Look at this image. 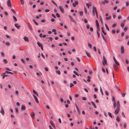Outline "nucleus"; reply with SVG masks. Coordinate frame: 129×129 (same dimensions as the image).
I'll list each match as a JSON object with an SVG mask.
<instances>
[{"label": "nucleus", "instance_id": "obj_58", "mask_svg": "<svg viewBox=\"0 0 129 129\" xmlns=\"http://www.w3.org/2000/svg\"><path fill=\"white\" fill-rule=\"evenodd\" d=\"M93 49L94 51H95V52L96 51V48L95 47H93Z\"/></svg>", "mask_w": 129, "mask_h": 129}, {"label": "nucleus", "instance_id": "obj_56", "mask_svg": "<svg viewBox=\"0 0 129 129\" xmlns=\"http://www.w3.org/2000/svg\"><path fill=\"white\" fill-rule=\"evenodd\" d=\"M125 95V93H122V95L123 97H124Z\"/></svg>", "mask_w": 129, "mask_h": 129}, {"label": "nucleus", "instance_id": "obj_60", "mask_svg": "<svg viewBox=\"0 0 129 129\" xmlns=\"http://www.w3.org/2000/svg\"><path fill=\"white\" fill-rule=\"evenodd\" d=\"M50 10L48 9H46L45 10V12H47L49 11Z\"/></svg>", "mask_w": 129, "mask_h": 129}, {"label": "nucleus", "instance_id": "obj_55", "mask_svg": "<svg viewBox=\"0 0 129 129\" xmlns=\"http://www.w3.org/2000/svg\"><path fill=\"white\" fill-rule=\"evenodd\" d=\"M124 35V34L123 33H122L121 34V37H122Z\"/></svg>", "mask_w": 129, "mask_h": 129}, {"label": "nucleus", "instance_id": "obj_6", "mask_svg": "<svg viewBox=\"0 0 129 129\" xmlns=\"http://www.w3.org/2000/svg\"><path fill=\"white\" fill-rule=\"evenodd\" d=\"M7 4L8 7H11V1L10 0H8L7 2Z\"/></svg>", "mask_w": 129, "mask_h": 129}, {"label": "nucleus", "instance_id": "obj_26", "mask_svg": "<svg viewBox=\"0 0 129 129\" xmlns=\"http://www.w3.org/2000/svg\"><path fill=\"white\" fill-rule=\"evenodd\" d=\"M111 18V17L110 16H109L108 17H106V20H109Z\"/></svg>", "mask_w": 129, "mask_h": 129}, {"label": "nucleus", "instance_id": "obj_23", "mask_svg": "<svg viewBox=\"0 0 129 129\" xmlns=\"http://www.w3.org/2000/svg\"><path fill=\"white\" fill-rule=\"evenodd\" d=\"M115 63L118 66L119 65V62L116 60H115L114 61Z\"/></svg>", "mask_w": 129, "mask_h": 129}, {"label": "nucleus", "instance_id": "obj_17", "mask_svg": "<svg viewBox=\"0 0 129 129\" xmlns=\"http://www.w3.org/2000/svg\"><path fill=\"white\" fill-rule=\"evenodd\" d=\"M23 39L26 41L28 42L29 40L28 38L27 37H24Z\"/></svg>", "mask_w": 129, "mask_h": 129}, {"label": "nucleus", "instance_id": "obj_20", "mask_svg": "<svg viewBox=\"0 0 129 129\" xmlns=\"http://www.w3.org/2000/svg\"><path fill=\"white\" fill-rule=\"evenodd\" d=\"M7 74H11L13 75L14 74V73L12 72L8 71H6L5 72Z\"/></svg>", "mask_w": 129, "mask_h": 129}, {"label": "nucleus", "instance_id": "obj_9", "mask_svg": "<svg viewBox=\"0 0 129 129\" xmlns=\"http://www.w3.org/2000/svg\"><path fill=\"white\" fill-rule=\"evenodd\" d=\"M113 67L115 70L118 71V68L115 64H114L113 65Z\"/></svg>", "mask_w": 129, "mask_h": 129}, {"label": "nucleus", "instance_id": "obj_27", "mask_svg": "<svg viewBox=\"0 0 129 129\" xmlns=\"http://www.w3.org/2000/svg\"><path fill=\"white\" fill-rule=\"evenodd\" d=\"M116 121L118 122H119L120 121V119L119 118L118 116H117V118H116Z\"/></svg>", "mask_w": 129, "mask_h": 129}, {"label": "nucleus", "instance_id": "obj_21", "mask_svg": "<svg viewBox=\"0 0 129 129\" xmlns=\"http://www.w3.org/2000/svg\"><path fill=\"white\" fill-rule=\"evenodd\" d=\"M37 44L40 47H41V46H42V44H41L39 42H37Z\"/></svg>", "mask_w": 129, "mask_h": 129}, {"label": "nucleus", "instance_id": "obj_19", "mask_svg": "<svg viewBox=\"0 0 129 129\" xmlns=\"http://www.w3.org/2000/svg\"><path fill=\"white\" fill-rule=\"evenodd\" d=\"M85 53L87 55V56L89 57H91V55L87 51H85Z\"/></svg>", "mask_w": 129, "mask_h": 129}, {"label": "nucleus", "instance_id": "obj_35", "mask_svg": "<svg viewBox=\"0 0 129 129\" xmlns=\"http://www.w3.org/2000/svg\"><path fill=\"white\" fill-rule=\"evenodd\" d=\"M22 5H23L24 4V2L23 0H20Z\"/></svg>", "mask_w": 129, "mask_h": 129}, {"label": "nucleus", "instance_id": "obj_14", "mask_svg": "<svg viewBox=\"0 0 129 129\" xmlns=\"http://www.w3.org/2000/svg\"><path fill=\"white\" fill-rule=\"evenodd\" d=\"M21 109L23 110H25L26 109L25 106L23 105H22L21 106Z\"/></svg>", "mask_w": 129, "mask_h": 129}, {"label": "nucleus", "instance_id": "obj_61", "mask_svg": "<svg viewBox=\"0 0 129 129\" xmlns=\"http://www.w3.org/2000/svg\"><path fill=\"white\" fill-rule=\"evenodd\" d=\"M46 108L48 109H50L48 105H46Z\"/></svg>", "mask_w": 129, "mask_h": 129}, {"label": "nucleus", "instance_id": "obj_28", "mask_svg": "<svg viewBox=\"0 0 129 129\" xmlns=\"http://www.w3.org/2000/svg\"><path fill=\"white\" fill-rule=\"evenodd\" d=\"M15 112L18 113L19 112V111L18 110V109L17 108H15Z\"/></svg>", "mask_w": 129, "mask_h": 129}, {"label": "nucleus", "instance_id": "obj_5", "mask_svg": "<svg viewBox=\"0 0 129 129\" xmlns=\"http://www.w3.org/2000/svg\"><path fill=\"white\" fill-rule=\"evenodd\" d=\"M120 110V109L117 108L116 109L115 111L114 114L115 115H117L118 113Z\"/></svg>", "mask_w": 129, "mask_h": 129}, {"label": "nucleus", "instance_id": "obj_62", "mask_svg": "<svg viewBox=\"0 0 129 129\" xmlns=\"http://www.w3.org/2000/svg\"><path fill=\"white\" fill-rule=\"evenodd\" d=\"M51 46L52 48H54L55 47V45L54 44H52L51 45Z\"/></svg>", "mask_w": 129, "mask_h": 129}, {"label": "nucleus", "instance_id": "obj_47", "mask_svg": "<svg viewBox=\"0 0 129 129\" xmlns=\"http://www.w3.org/2000/svg\"><path fill=\"white\" fill-rule=\"evenodd\" d=\"M129 4L128 2H126V6L128 7L129 5Z\"/></svg>", "mask_w": 129, "mask_h": 129}, {"label": "nucleus", "instance_id": "obj_10", "mask_svg": "<svg viewBox=\"0 0 129 129\" xmlns=\"http://www.w3.org/2000/svg\"><path fill=\"white\" fill-rule=\"evenodd\" d=\"M50 124L52 125L53 127L55 129V125L53 123V122L51 120H50Z\"/></svg>", "mask_w": 129, "mask_h": 129}, {"label": "nucleus", "instance_id": "obj_16", "mask_svg": "<svg viewBox=\"0 0 129 129\" xmlns=\"http://www.w3.org/2000/svg\"><path fill=\"white\" fill-rule=\"evenodd\" d=\"M117 108H119L120 109V104L119 103V101H118L117 102Z\"/></svg>", "mask_w": 129, "mask_h": 129}, {"label": "nucleus", "instance_id": "obj_45", "mask_svg": "<svg viewBox=\"0 0 129 129\" xmlns=\"http://www.w3.org/2000/svg\"><path fill=\"white\" fill-rule=\"evenodd\" d=\"M108 115H109L110 117H111L112 118V115H111V114L110 112H108Z\"/></svg>", "mask_w": 129, "mask_h": 129}, {"label": "nucleus", "instance_id": "obj_44", "mask_svg": "<svg viewBox=\"0 0 129 129\" xmlns=\"http://www.w3.org/2000/svg\"><path fill=\"white\" fill-rule=\"evenodd\" d=\"M112 34H114L115 33V30H112Z\"/></svg>", "mask_w": 129, "mask_h": 129}, {"label": "nucleus", "instance_id": "obj_46", "mask_svg": "<svg viewBox=\"0 0 129 129\" xmlns=\"http://www.w3.org/2000/svg\"><path fill=\"white\" fill-rule=\"evenodd\" d=\"M82 99L84 101H86V98L85 97H83L82 98Z\"/></svg>", "mask_w": 129, "mask_h": 129}, {"label": "nucleus", "instance_id": "obj_12", "mask_svg": "<svg viewBox=\"0 0 129 129\" xmlns=\"http://www.w3.org/2000/svg\"><path fill=\"white\" fill-rule=\"evenodd\" d=\"M121 53L122 54L123 53H124V48L123 46H121Z\"/></svg>", "mask_w": 129, "mask_h": 129}, {"label": "nucleus", "instance_id": "obj_41", "mask_svg": "<svg viewBox=\"0 0 129 129\" xmlns=\"http://www.w3.org/2000/svg\"><path fill=\"white\" fill-rule=\"evenodd\" d=\"M11 10L14 14H15L16 13L15 12V11H14V10L13 9H11Z\"/></svg>", "mask_w": 129, "mask_h": 129}, {"label": "nucleus", "instance_id": "obj_37", "mask_svg": "<svg viewBox=\"0 0 129 129\" xmlns=\"http://www.w3.org/2000/svg\"><path fill=\"white\" fill-rule=\"evenodd\" d=\"M113 107L114 108H115L116 107V102H114L113 104Z\"/></svg>", "mask_w": 129, "mask_h": 129}, {"label": "nucleus", "instance_id": "obj_2", "mask_svg": "<svg viewBox=\"0 0 129 129\" xmlns=\"http://www.w3.org/2000/svg\"><path fill=\"white\" fill-rule=\"evenodd\" d=\"M103 64L104 66H105V65L107 64V61L104 56H103Z\"/></svg>", "mask_w": 129, "mask_h": 129}, {"label": "nucleus", "instance_id": "obj_43", "mask_svg": "<svg viewBox=\"0 0 129 129\" xmlns=\"http://www.w3.org/2000/svg\"><path fill=\"white\" fill-rule=\"evenodd\" d=\"M5 44L7 45H10V43L8 42H6L5 43Z\"/></svg>", "mask_w": 129, "mask_h": 129}, {"label": "nucleus", "instance_id": "obj_51", "mask_svg": "<svg viewBox=\"0 0 129 129\" xmlns=\"http://www.w3.org/2000/svg\"><path fill=\"white\" fill-rule=\"evenodd\" d=\"M41 55L42 56V57L44 59H45V56L43 55L42 53H41Z\"/></svg>", "mask_w": 129, "mask_h": 129}, {"label": "nucleus", "instance_id": "obj_36", "mask_svg": "<svg viewBox=\"0 0 129 129\" xmlns=\"http://www.w3.org/2000/svg\"><path fill=\"white\" fill-rule=\"evenodd\" d=\"M112 100L114 102H116L114 96L112 97Z\"/></svg>", "mask_w": 129, "mask_h": 129}, {"label": "nucleus", "instance_id": "obj_11", "mask_svg": "<svg viewBox=\"0 0 129 129\" xmlns=\"http://www.w3.org/2000/svg\"><path fill=\"white\" fill-rule=\"evenodd\" d=\"M60 10L62 13H63L64 12V10L63 8L61 6H60L59 7Z\"/></svg>", "mask_w": 129, "mask_h": 129}, {"label": "nucleus", "instance_id": "obj_54", "mask_svg": "<svg viewBox=\"0 0 129 129\" xmlns=\"http://www.w3.org/2000/svg\"><path fill=\"white\" fill-rule=\"evenodd\" d=\"M102 37H103L104 40V41L106 42V39L105 38H104V36L103 35H102Z\"/></svg>", "mask_w": 129, "mask_h": 129}, {"label": "nucleus", "instance_id": "obj_18", "mask_svg": "<svg viewBox=\"0 0 129 129\" xmlns=\"http://www.w3.org/2000/svg\"><path fill=\"white\" fill-rule=\"evenodd\" d=\"M91 102L92 105L95 108H96V105L94 104V103L92 101H91Z\"/></svg>", "mask_w": 129, "mask_h": 129}, {"label": "nucleus", "instance_id": "obj_42", "mask_svg": "<svg viewBox=\"0 0 129 129\" xmlns=\"http://www.w3.org/2000/svg\"><path fill=\"white\" fill-rule=\"evenodd\" d=\"M33 21L36 25H38V24L37 22H36L34 20H33Z\"/></svg>", "mask_w": 129, "mask_h": 129}, {"label": "nucleus", "instance_id": "obj_63", "mask_svg": "<svg viewBox=\"0 0 129 129\" xmlns=\"http://www.w3.org/2000/svg\"><path fill=\"white\" fill-rule=\"evenodd\" d=\"M21 60L23 62V63H25V61L23 59H21Z\"/></svg>", "mask_w": 129, "mask_h": 129}, {"label": "nucleus", "instance_id": "obj_3", "mask_svg": "<svg viewBox=\"0 0 129 129\" xmlns=\"http://www.w3.org/2000/svg\"><path fill=\"white\" fill-rule=\"evenodd\" d=\"M0 112L3 115H4L5 114V111L4 109L2 107H1V110L0 111Z\"/></svg>", "mask_w": 129, "mask_h": 129}, {"label": "nucleus", "instance_id": "obj_34", "mask_svg": "<svg viewBox=\"0 0 129 129\" xmlns=\"http://www.w3.org/2000/svg\"><path fill=\"white\" fill-rule=\"evenodd\" d=\"M56 16L58 18H59L60 17V15L58 13H56Z\"/></svg>", "mask_w": 129, "mask_h": 129}, {"label": "nucleus", "instance_id": "obj_32", "mask_svg": "<svg viewBox=\"0 0 129 129\" xmlns=\"http://www.w3.org/2000/svg\"><path fill=\"white\" fill-rule=\"evenodd\" d=\"M74 84L72 83H71L70 84V87L71 88L72 87L74 86Z\"/></svg>", "mask_w": 129, "mask_h": 129}, {"label": "nucleus", "instance_id": "obj_8", "mask_svg": "<svg viewBox=\"0 0 129 129\" xmlns=\"http://www.w3.org/2000/svg\"><path fill=\"white\" fill-rule=\"evenodd\" d=\"M33 95L34 97V98L35 99L36 101V102L38 103H39V101L37 98L36 96L34 95V94H33Z\"/></svg>", "mask_w": 129, "mask_h": 129}, {"label": "nucleus", "instance_id": "obj_38", "mask_svg": "<svg viewBox=\"0 0 129 129\" xmlns=\"http://www.w3.org/2000/svg\"><path fill=\"white\" fill-rule=\"evenodd\" d=\"M48 38L50 40V41H51V42H52V40H53V38H51V37H49Z\"/></svg>", "mask_w": 129, "mask_h": 129}, {"label": "nucleus", "instance_id": "obj_48", "mask_svg": "<svg viewBox=\"0 0 129 129\" xmlns=\"http://www.w3.org/2000/svg\"><path fill=\"white\" fill-rule=\"evenodd\" d=\"M8 71H11V70L9 68H5Z\"/></svg>", "mask_w": 129, "mask_h": 129}, {"label": "nucleus", "instance_id": "obj_29", "mask_svg": "<svg viewBox=\"0 0 129 129\" xmlns=\"http://www.w3.org/2000/svg\"><path fill=\"white\" fill-rule=\"evenodd\" d=\"M3 61H4V62L5 63V64H6L8 62V61H7V60L6 59H3Z\"/></svg>", "mask_w": 129, "mask_h": 129}, {"label": "nucleus", "instance_id": "obj_1", "mask_svg": "<svg viewBox=\"0 0 129 129\" xmlns=\"http://www.w3.org/2000/svg\"><path fill=\"white\" fill-rule=\"evenodd\" d=\"M92 12L93 15L94 16H95V13L96 16L97 17V10H96V7L93 6L92 7Z\"/></svg>", "mask_w": 129, "mask_h": 129}, {"label": "nucleus", "instance_id": "obj_30", "mask_svg": "<svg viewBox=\"0 0 129 129\" xmlns=\"http://www.w3.org/2000/svg\"><path fill=\"white\" fill-rule=\"evenodd\" d=\"M88 46L90 48H91V45L88 43Z\"/></svg>", "mask_w": 129, "mask_h": 129}, {"label": "nucleus", "instance_id": "obj_31", "mask_svg": "<svg viewBox=\"0 0 129 129\" xmlns=\"http://www.w3.org/2000/svg\"><path fill=\"white\" fill-rule=\"evenodd\" d=\"M35 115V114L34 112H33L32 114L31 115V116L32 117H34Z\"/></svg>", "mask_w": 129, "mask_h": 129}, {"label": "nucleus", "instance_id": "obj_64", "mask_svg": "<svg viewBox=\"0 0 129 129\" xmlns=\"http://www.w3.org/2000/svg\"><path fill=\"white\" fill-rule=\"evenodd\" d=\"M33 92L35 94H36L37 92H36L35 90H33Z\"/></svg>", "mask_w": 129, "mask_h": 129}, {"label": "nucleus", "instance_id": "obj_25", "mask_svg": "<svg viewBox=\"0 0 129 129\" xmlns=\"http://www.w3.org/2000/svg\"><path fill=\"white\" fill-rule=\"evenodd\" d=\"M56 73H57L58 75H59L60 74V72L59 70H56L55 71Z\"/></svg>", "mask_w": 129, "mask_h": 129}, {"label": "nucleus", "instance_id": "obj_22", "mask_svg": "<svg viewBox=\"0 0 129 129\" xmlns=\"http://www.w3.org/2000/svg\"><path fill=\"white\" fill-rule=\"evenodd\" d=\"M13 17L14 19V21L15 22H16L17 21L16 18L14 16H13Z\"/></svg>", "mask_w": 129, "mask_h": 129}, {"label": "nucleus", "instance_id": "obj_13", "mask_svg": "<svg viewBox=\"0 0 129 129\" xmlns=\"http://www.w3.org/2000/svg\"><path fill=\"white\" fill-rule=\"evenodd\" d=\"M15 26L17 29H19L20 27V25H19L18 24L16 23L14 24Z\"/></svg>", "mask_w": 129, "mask_h": 129}, {"label": "nucleus", "instance_id": "obj_50", "mask_svg": "<svg viewBox=\"0 0 129 129\" xmlns=\"http://www.w3.org/2000/svg\"><path fill=\"white\" fill-rule=\"evenodd\" d=\"M126 126V123H124V124L123 127L124 128H125Z\"/></svg>", "mask_w": 129, "mask_h": 129}, {"label": "nucleus", "instance_id": "obj_24", "mask_svg": "<svg viewBox=\"0 0 129 129\" xmlns=\"http://www.w3.org/2000/svg\"><path fill=\"white\" fill-rule=\"evenodd\" d=\"M102 32L103 33H104V34L105 35H106V33L103 30V27H102Z\"/></svg>", "mask_w": 129, "mask_h": 129}, {"label": "nucleus", "instance_id": "obj_40", "mask_svg": "<svg viewBox=\"0 0 129 129\" xmlns=\"http://www.w3.org/2000/svg\"><path fill=\"white\" fill-rule=\"evenodd\" d=\"M105 26L107 29L109 31V28L108 26L106 24H105Z\"/></svg>", "mask_w": 129, "mask_h": 129}, {"label": "nucleus", "instance_id": "obj_15", "mask_svg": "<svg viewBox=\"0 0 129 129\" xmlns=\"http://www.w3.org/2000/svg\"><path fill=\"white\" fill-rule=\"evenodd\" d=\"M108 1L107 0H105L104 2H102V3L103 5L105 4H107L108 3Z\"/></svg>", "mask_w": 129, "mask_h": 129}, {"label": "nucleus", "instance_id": "obj_39", "mask_svg": "<svg viewBox=\"0 0 129 129\" xmlns=\"http://www.w3.org/2000/svg\"><path fill=\"white\" fill-rule=\"evenodd\" d=\"M124 23H121V26L122 27H123L124 26Z\"/></svg>", "mask_w": 129, "mask_h": 129}, {"label": "nucleus", "instance_id": "obj_57", "mask_svg": "<svg viewBox=\"0 0 129 129\" xmlns=\"http://www.w3.org/2000/svg\"><path fill=\"white\" fill-rule=\"evenodd\" d=\"M127 28L126 27H125L124 29V31H126L127 30Z\"/></svg>", "mask_w": 129, "mask_h": 129}, {"label": "nucleus", "instance_id": "obj_59", "mask_svg": "<svg viewBox=\"0 0 129 129\" xmlns=\"http://www.w3.org/2000/svg\"><path fill=\"white\" fill-rule=\"evenodd\" d=\"M84 22L85 23H86L87 22V21L86 19H84Z\"/></svg>", "mask_w": 129, "mask_h": 129}, {"label": "nucleus", "instance_id": "obj_53", "mask_svg": "<svg viewBox=\"0 0 129 129\" xmlns=\"http://www.w3.org/2000/svg\"><path fill=\"white\" fill-rule=\"evenodd\" d=\"M116 24H114L112 25V27H114L116 26Z\"/></svg>", "mask_w": 129, "mask_h": 129}, {"label": "nucleus", "instance_id": "obj_4", "mask_svg": "<svg viewBox=\"0 0 129 129\" xmlns=\"http://www.w3.org/2000/svg\"><path fill=\"white\" fill-rule=\"evenodd\" d=\"M69 18H70V20L73 22L75 23H76L75 21L73 18L70 15L68 16Z\"/></svg>", "mask_w": 129, "mask_h": 129}, {"label": "nucleus", "instance_id": "obj_7", "mask_svg": "<svg viewBox=\"0 0 129 129\" xmlns=\"http://www.w3.org/2000/svg\"><path fill=\"white\" fill-rule=\"evenodd\" d=\"M78 2L77 1H75V2L74 3H73V5L74 7H75L76 5H78Z\"/></svg>", "mask_w": 129, "mask_h": 129}, {"label": "nucleus", "instance_id": "obj_49", "mask_svg": "<svg viewBox=\"0 0 129 129\" xmlns=\"http://www.w3.org/2000/svg\"><path fill=\"white\" fill-rule=\"evenodd\" d=\"M80 15L81 16H82L83 14V12H82V11L80 12Z\"/></svg>", "mask_w": 129, "mask_h": 129}, {"label": "nucleus", "instance_id": "obj_33", "mask_svg": "<svg viewBox=\"0 0 129 129\" xmlns=\"http://www.w3.org/2000/svg\"><path fill=\"white\" fill-rule=\"evenodd\" d=\"M1 55L2 57H4V53L3 52H1Z\"/></svg>", "mask_w": 129, "mask_h": 129}, {"label": "nucleus", "instance_id": "obj_52", "mask_svg": "<svg viewBox=\"0 0 129 129\" xmlns=\"http://www.w3.org/2000/svg\"><path fill=\"white\" fill-rule=\"evenodd\" d=\"M51 16L52 17H54V18H56V17L55 16V15H54L53 14H52L51 15Z\"/></svg>", "mask_w": 129, "mask_h": 129}]
</instances>
